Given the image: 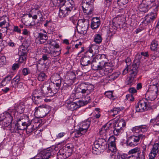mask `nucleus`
Masks as SVG:
<instances>
[{
	"label": "nucleus",
	"instance_id": "nucleus-1",
	"mask_svg": "<svg viewBox=\"0 0 159 159\" xmlns=\"http://www.w3.org/2000/svg\"><path fill=\"white\" fill-rule=\"evenodd\" d=\"M101 137L95 141L92 147V152L94 154H97L100 150H103L108 147L106 140L107 138H104V137Z\"/></svg>",
	"mask_w": 159,
	"mask_h": 159
},
{
	"label": "nucleus",
	"instance_id": "nucleus-2",
	"mask_svg": "<svg viewBox=\"0 0 159 159\" xmlns=\"http://www.w3.org/2000/svg\"><path fill=\"white\" fill-rule=\"evenodd\" d=\"M156 5V7L153 6V11H152L150 13L148 14L144 19H141V20H142L141 23L143 25L146 26L149 24H151L156 19L157 15V12L158 11L159 6V0H158Z\"/></svg>",
	"mask_w": 159,
	"mask_h": 159
},
{
	"label": "nucleus",
	"instance_id": "nucleus-3",
	"mask_svg": "<svg viewBox=\"0 0 159 159\" xmlns=\"http://www.w3.org/2000/svg\"><path fill=\"white\" fill-rule=\"evenodd\" d=\"M56 150L51 148H49L41 151L38 154L36 157L37 159H49L53 157L54 155L56 153Z\"/></svg>",
	"mask_w": 159,
	"mask_h": 159
},
{
	"label": "nucleus",
	"instance_id": "nucleus-4",
	"mask_svg": "<svg viewBox=\"0 0 159 159\" xmlns=\"http://www.w3.org/2000/svg\"><path fill=\"white\" fill-rule=\"evenodd\" d=\"M115 140V138L113 136H110L108 140L107 152L110 153V156L111 158H113V157L115 156V154L116 152Z\"/></svg>",
	"mask_w": 159,
	"mask_h": 159
},
{
	"label": "nucleus",
	"instance_id": "nucleus-5",
	"mask_svg": "<svg viewBox=\"0 0 159 159\" xmlns=\"http://www.w3.org/2000/svg\"><path fill=\"white\" fill-rule=\"evenodd\" d=\"M88 22L84 19H81L78 20L77 23V31L80 34H85L87 32L88 27Z\"/></svg>",
	"mask_w": 159,
	"mask_h": 159
},
{
	"label": "nucleus",
	"instance_id": "nucleus-6",
	"mask_svg": "<svg viewBox=\"0 0 159 159\" xmlns=\"http://www.w3.org/2000/svg\"><path fill=\"white\" fill-rule=\"evenodd\" d=\"M158 88L157 85L153 84L151 86L149 89V91L146 93V98L149 102L154 100L157 98V92L158 91Z\"/></svg>",
	"mask_w": 159,
	"mask_h": 159
},
{
	"label": "nucleus",
	"instance_id": "nucleus-7",
	"mask_svg": "<svg viewBox=\"0 0 159 159\" xmlns=\"http://www.w3.org/2000/svg\"><path fill=\"white\" fill-rule=\"evenodd\" d=\"M20 76L17 75L11 80V87L15 90L18 89H21L23 88L24 84L20 81Z\"/></svg>",
	"mask_w": 159,
	"mask_h": 159
},
{
	"label": "nucleus",
	"instance_id": "nucleus-8",
	"mask_svg": "<svg viewBox=\"0 0 159 159\" xmlns=\"http://www.w3.org/2000/svg\"><path fill=\"white\" fill-rule=\"evenodd\" d=\"M92 0H84L83 2L86 5L85 8L82 6L83 10L84 12L88 14H90L93 10V2Z\"/></svg>",
	"mask_w": 159,
	"mask_h": 159
},
{
	"label": "nucleus",
	"instance_id": "nucleus-9",
	"mask_svg": "<svg viewBox=\"0 0 159 159\" xmlns=\"http://www.w3.org/2000/svg\"><path fill=\"white\" fill-rule=\"evenodd\" d=\"M111 123H107L102 127L99 132L100 137H104V138L109 137L108 132L111 129Z\"/></svg>",
	"mask_w": 159,
	"mask_h": 159
},
{
	"label": "nucleus",
	"instance_id": "nucleus-10",
	"mask_svg": "<svg viewBox=\"0 0 159 159\" xmlns=\"http://www.w3.org/2000/svg\"><path fill=\"white\" fill-rule=\"evenodd\" d=\"M159 141L157 143H155L149 154V159H154L159 153Z\"/></svg>",
	"mask_w": 159,
	"mask_h": 159
},
{
	"label": "nucleus",
	"instance_id": "nucleus-11",
	"mask_svg": "<svg viewBox=\"0 0 159 159\" xmlns=\"http://www.w3.org/2000/svg\"><path fill=\"white\" fill-rule=\"evenodd\" d=\"M41 91L44 96L52 97L50 86L48 84L42 85L41 87Z\"/></svg>",
	"mask_w": 159,
	"mask_h": 159
},
{
	"label": "nucleus",
	"instance_id": "nucleus-12",
	"mask_svg": "<svg viewBox=\"0 0 159 159\" xmlns=\"http://www.w3.org/2000/svg\"><path fill=\"white\" fill-rule=\"evenodd\" d=\"M139 14L140 16L142 15L143 13L147 12L149 9H150L151 6L148 3L146 2L144 0L143 2V3H141L139 6Z\"/></svg>",
	"mask_w": 159,
	"mask_h": 159
},
{
	"label": "nucleus",
	"instance_id": "nucleus-13",
	"mask_svg": "<svg viewBox=\"0 0 159 159\" xmlns=\"http://www.w3.org/2000/svg\"><path fill=\"white\" fill-rule=\"evenodd\" d=\"M71 155L68 151H66V149L61 148L59 150L57 154V159H66Z\"/></svg>",
	"mask_w": 159,
	"mask_h": 159
},
{
	"label": "nucleus",
	"instance_id": "nucleus-14",
	"mask_svg": "<svg viewBox=\"0 0 159 159\" xmlns=\"http://www.w3.org/2000/svg\"><path fill=\"white\" fill-rule=\"evenodd\" d=\"M138 140V139L136 138V136H131L128 139L126 142L127 145L130 147L136 146L139 143Z\"/></svg>",
	"mask_w": 159,
	"mask_h": 159
},
{
	"label": "nucleus",
	"instance_id": "nucleus-15",
	"mask_svg": "<svg viewBox=\"0 0 159 159\" xmlns=\"http://www.w3.org/2000/svg\"><path fill=\"white\" fill-rule=\"evenodd\" d=\"M96 59L98 61L99 64H100L103 68V66L106 64L108 63V60L107 56L104 54H98L95 57Z\"/></svg>",
	"mask_w": 159,
	"mask_h": 159
},
{
	"label": "nucleus",
	"instance_id": "nucleus-16",
	"mask_svg": "<svg viewBox=\"0 0 159 159\" xmlns=\"http://www.w3.org/2000/svg\"><path fill=\"white\" fill-rule=\"evenodd\" d=\"M51 46L48 47V48L49 49V51H48L47 49H46V52L48 53L49 55L51 56L52 57H56L60 55L61 53V49H57V50H56V49H50Z\"/></svg>",
	"mask_w": 159,
	"mask_h": 159
},
{
	"label": "nucleus",
	"instance_id": "nucleus-17",
	"mask_svg": "<svg viewBox=\"0 0 159 159\" xmlns=\"http://www.w3.org/2000/svg\"><path fill=\"white\" fill-rule=\"evenodd\" d=\"M91 66L92 69L94 70H100L103 68L95 57L92 60Z\"/></svg>",
	"mask_w": 159,
	"mask_h": 159
},
{
	"label": "nucleus",
	"instance_id": "nucleus-18",
	"mask_svg": "<svg viewBox=\"0 0 159 159\" xmlns=\"http://www.w3.org/2000/svg\"><path fill=\"white\" fill-rule=\"evenodd\" d=\"M138 103L145 111L147 110L151 106V102L145 98L142 99Z\"/></svg>",
	"mask_w": 159,
	"mask_h": 159
},
{
	"label": "nucleus",
	"instance_id": "nucleus-19",
	"mask_svg": "<svg viewBox=\"0 0 159 159\" xmlns=\"http://www.w3.org/2000/svg\"><path fill=\"white\" fill-rule=\"evenodd\" d=\"M119 26V25H116L115 23L110 24L109 26V31L108 32L109 36H111L115 34Z\"/></svg>",
	"mask_w": 159,
	"mask_h": 159
},
{
	"label": "nucleus",
	"instance_id": "nucleus-20",
	"mask_svg": "<svg viewBox=\"0 0 159 159\" xmlns=\"http://www.w3.org/2000/svg\"><path fill=\"white\" fill-rule=\"evenodd\" d=\"M90 125V121L89 120H85L81 123L80 128L83 133H86Z\"/></svg>",
	"mask_w": 159,
	"mask_h": 159
},
{
	"label": "nucleus",
	"instance_id": "nucleus-21",
	"mask_svg": "<svg viewBox=\"0 0 159 159\" xmlns=\"http://www.w3.org/2000/svg\"><path fill=\"white\" fill-rule=\"evenodd\" d=\"M147 130V126L144 125L135 126L133 127L132 130L134 133H138L140 131L144 132Z\"/></svg>",
	"mask_w": 159,
	"mask_h": 159
},
{
	"label": "nucleus",
	"instance_id": "nucleus-22",
	"mask_svg": "<svg viewBox=\"0 0 159 159\" xmlns=\"http://www.w3.org/2000/svg\"><path fill=\"white\" fill-rule=\"evenodd\" d=\"M65 3L66 9L70 12L74 11L75 10V4L73 0H69L66 2Z\"/></svg>",
	"mask_w": 159,
	"mask_h": 159
},
{
	"label": "nucleus",
	"instance_id": "nucleus-23",
	"mask_svg": "<svg viewBox=\"0 0 159 159\" xmlns=\"http://www.w3.org/2000/svg\"><path fill=\"white\" fill-rule=\"evenodd\" d=\"M48 44L51 45V46L53 47L52 49H61L60 48L59 45V41L58 40H53L51 39L47 41Z\"/></svg>",
	"mask_w": 159,
	"mask_h": 159
},
{
	"label": "nucleus",
	"instance_id": "nucleus-24",
	"mask_svg": "<svg viewBox=\"0 0 159 159\" xmlns=\"http://www.w3.org/2000/svg\"><path fill=\"white\" fill-rule=\"evenodd\" d=\"M124 109V107H114L109 112H110L111 115L114 117Z\"/></svg>",
	"mask_w": 159,
	"mask_h": 159
},
{
	"label": "nucleus",
	"instance_id": "nucleus-25",
	"mask_svg": "<svg viewBox=\"0 0 159 159\" xmlns=\"http://www.w3.org/2000/svg\"><path fill=\"white\" fill-rule=\"evenodd\" d=\"M45 34L41 33H39L38 36L36 39V40H39L40 44H42L48 39V36L47 33L45 32Z\"/></svg>",
	"mask_w": 159,
	"mask_h": 159
},
{
	"label": "nucleus",
	"instance_id": "nucleus-26",
	"mask_svg": "<svg viewBox=\"0 0 159 159\" xmlns=\"http://www.w3.org/2000/svg\"><path fill=\"white\" fill-rule=\"evenodd\" d=\"M15 127H11L10 126L11 128L9 129L10 130L11 133H18V130H24L25 129V127H23L22 125H20L19 123H17L15 125Z\"/></svg>",
	"mask_w": 159,
	"mask_h": 159
},
{
	"label": "nucleus",
	"instance_id": "nucleus-27",
	"mask_svg": "<svg viewBox=\"0 0 159 159\" xmlns=\"http://www.w3.org/2000/svg\"><path fill=\"white\" fill-rule=\"evenodd\" d=\"M80 63L83 66H88L91 63L89 57L85 55L83 56L81 59Z\"/></svg>",
	"mask_w": 159,
	"mask_h": 159
},
{
	"label": "nucleus",
	"instance_id": "nucleus-28",
	"mask_svg": "<svg viewBox=\"0 0 159 159\" xmlns=\"http://www.w3.org/2000/svg\"><path fill=\"white\" fill-rule=\"evenodd\" d=\"M66 104L67 108L71 111H74L79 107V106L74 102H71L69 103L67 102Z\"/></svg>",
	"mask_w": 159,
	"mask_h": 159
},
{
	"label": "nucleus",
	"instance_id": "nucleus-29",
	"mask_svg": "<svg viewBox=\"0 0 159 159\" xmlns=\"http://www.w3.org/2000/svg\"><path fill=\"white\" fill-rule=\"evenodd\" d=\"M27 47L24 45H20L18 48V55H27Z\"/></svg>",
	"mask_w": 159,
	"mask_h": 159
},
{
	"label": "nucleus",
	"instance_id": "nucleus-30",
	"mask_svg": "<svg viewBox=\"0 0 159 159\" xmlns=\"http://www.w3.org/2000/svg\"><path fill=\"white\" fill-rule=\"evenodd\" d=\"M74 45H75L74 48L78 49L80 48H81V50L78 52V55H79L80 54L83 52L84 51V48L82 46V43L79 40L74 41Z\"/></svg>",
	"mask_w": 159,
	"mask_h": 159
},
{
	"label": "nucleus",
	"instance_id": "nucleus-31",
	"mask_svg": "<svg viewBox=\"0 0 159 159\" xmlns=\"http://www.w3.org/2000/svg\"><path fill=\"white\" fill-rule=\"evenodd\" d=\"M98 52V47L96 45L94 44H91L89 48V52L87 53L88 54L89 52L92 53V56L94 53H97Z\"/></svg>",
	"mask_w": 159,
	"mask_h": 159
},
{
	"label": "nucleus",
	"instance_id": "nucleus-32",
	"mask_svg": "<svg viewBox=\"0 0 159 159\" xmlns=\"http://www.w3.org/2000/svg\"><path fill=\"white\" fill-rule=\"evenodd\" d=\"M48 84L50 86V88L51 90V94H52V97L57 92L60 88L57 86L52 83Z\"/></svg>",
	"mask_w": 159,
	"mask_h": 159
},
{
	"label": "nucleus",
	"instance_id": "nucleus-33",
	"mask_svg": "<svg viewBox=\"0 0 159 159\" xmlns=\"http://www.w3.org/2000/svg\"><path fill=\"white\" fill-rule=\"evenodd\" d=\"M13 77V75H10L6 76L2 81L1 85L2 86H5L10 83L11 80Z\"/></svg>",
	"mask_w": 159,
	"mask_h": 159
},
{
	"label": "nucleus",
	"instance_id": "nucleus-34",
	"mask_svg": "<svg viewBox=\"0 0 159 159\" xmlns=\"http://www.w3.org/2000/svg\"><path fill=\"white\" fill-rule=\"evenodd\" d=\"M113 126L114 128L113 131L114 134V135L117 136L121 133L120 129V126L118 120L115 122Z\"/></svg>",
	"mask_w": 159,
	"mask_h": 159
},
{
	"label": "nucleus",
	"instance_id": "nucleus-35",
	"mask_svg": "<svg viewBox=\"0 0 159 159\" xmlns=\"http://www.w3.org/2000/svg\"><path fill=\"white\" fill-rule=\"evenodd\" d=\"M75 95L77 96L79 94L80 95L83 96V95L86 93L87 94V92L86 90H84L83 89L80 87L79 86L75 89Z\"/></svg>",
	"mask_w": 159,
	"mask_h": 159
},
{
	"label": "nucleus",
	"instance_id": "nucleus-36",
	"mask_svg": "<svg viewBox=\"0 0 159 159\" xmlns=\"http://www.w3.org/2000/svg\"><path fill=\"white\" fill-rule=\"evenodd\" d=\"M71 12L66 7L64 9L61 10L60 8L59 10V16L62 17H66Z\"/></svg>",
	"mask_w": 159,
	"mask_h": 159
},
{
	"label": "nucleus",
	"instance_id": "nucleus-37",
	"mask_svg": "<svg viewBox=\"0 0 159 159\" xmlns=\"http://www.w3.org/2000/svg\"><path fill=\"white\" fill-rule=\"evenodd\" d=\"M118 121L120 126V133H122L126 125L125 121L123 119H121L118 120Z\"/></svg>",
	"mask_w": 159,
	"mask_h": 159
},
{
	"label": "nucleus",
	"instance_id": "nucleus-38",
	"mask_svg": "<svg viewBox=\"0 0 159 159\" xmlns=\"http://www.w3.org/2000/svg\"><path fill=\"white\" fill-rule=\"evenodd\" d=\"M44 98L43 96H36L33 100L34 104H39L42 102L44 100Z\"/></svg>",
	"mask_w": 159,
	"mask_h": 159
},
{
	"label": "nucleus",
	"instance_id": "nucleus-39",
	"mask_svg": "<svg viewBox=\"0 0 159 159\" xmlns=\"http://www.w3.org/2000/svg\"><path fill=\"white\" fill-rule=\"evenodd\" d=\"M102 38L101 34H98L94 35L93 40L96 44L100 43L102 42Z\"/></svg>",
	"mask_w": 159,
	"mask_h": 159
},
{
	"label": "nucleus",
	"instance_id": "nucleus-40",
	"mask_svg": "<svg viewBox=\"0 0 159 159\" xmlns=\"http://www.w3.org/2000/svg\"><path fill=\"white\" fill-rule=\"evenodd\" d=\"M136 153H137V156H138V154L141 153L140 148L139 147H136L133 149H131L129 150L128 152L129 155H134Z\"/></svg>",
	"mask_w": 159,
	"mask_h": 159
},
{
	"label": "nucleus",
	"instance_id": "nucleus-41",
	"mask_svg": "<svg viewBox=\"0 0 159 159\" xmlns=\"http://www.w3.org/2000/svg\"><path fill=\"white\" fill-rule=\"evenodd\" d=\"M3 120H7L9 122H12V117L11 114L8 112H5L3 113Z\"/></svg>",
	"mask_w": 159,
	"mask_h": 159
},
{
	"label": "nucleus",
	"instance_id": "nucleus-42",
	"mask_svg": "<svg viewBox=\"0 0 159 159\" xmlns=\"http://www.w3.org/2000/svg\"><path fill=\"white\" fill-rule=\"evenodd\" d=\"M136 78L130 75L129 77L128 78L127 80L126 81V84L127 85H131L135 83V81L136 80L135 79Z\"/></svg>",
	"mask_w": 159,
	"mask_h": 159
},
{
	"label": "nucleus",
	"instance_id": "nucleus-43",
	"mask_svg": "<svg viewBox=\"0 0 159 159\" xmlns=\"http://www.w3.org/2000/svg\"><path fill=\"white\" fill-rule=\"evenodd\" d=\"M34 125L32 124H28L26 126V133L27 134H30L32 132L35 130V129L34 128Z\"/></svg>",
	"mask_w": 159,
	"mask_h": 159
},
{
	"label": "nucleus",
	"instance_id": "nucleus-44",
	"mask_svg": "<svg viewBox=\"0 0 159 159\" xmlns=\"http://www.w3.org/2000/svg\"><path fill=\"white\" fill-rule=\"evenodd\" d=\"M39 112L41 113L42 114V116H46L47 114V109L44 107L43 105H41L39 106Z\"/></svg>",
	"mask_w": 159,
	"mask_h": 159
},
{
	"label": "nucleus",
	"instance_id": "nucleus-45",
	"mask_svg": "<svg viewBox=\"0 0 159 159\" xmlns=\"http://www.w3.org/2000/svg\"><path fill=\"white\" fill-rule=\"evenodd\" d=\"M110 63L108 62L104 65L103 68H104V70L105 71L110 73L113 71V69L110 66Z\"/></svg>",
	"mask_w": 159,
	"mask_h": 159
},
{
	"label": "nucleus",
	"instance_id": "nucleus-46",
	"mask_svg": "<svg viewBox=\"0 0 159 159\" xmlns=\"http://www.w3.org/2000/svg\"><path fill=\"white\" fill-rule=\"evenodd\" d=\"M120 73L119 71H117L113 73L109 76L110 80H113L116 79L120 75Z\"/></svg>",
	"mask_w": 159,
	"mask_h": 159
},
{
	"label": "nucleus",
	"instance_id": "nucleus-47",
	"mask_svg": "<svg viewBox=\"0 0 159 159\" xmlns=\"http://www.w3.org/2000/svg\"><path fill=\"white\" fill-rule=\"evenodd\" d=\"M19 56L18 62L20 64H24L26 62V57L27 55H18Z\"/></svg>",
	"mask_w": 159,
	"mask_h": 159
},
{
	"label": "nucleus",
	"instance_id": "nucleus-48",
	"mask_svg": "<svg viewBox=\"0 0 159 159\" xmlns=\"http://www.w3.org/2000/svg\"><path fill=\"white\" fill-rule=\"evenodd\" d=\"M47 76L43 72H41L38 75V79L39 81H42L46 79Z\"/></svg>",
	"mask_w": 159,
	"mask_h": 159
},
{
	"label": "nucleus",
	"instance_id": "nucleus-49",
	"mask_svg": "<svg viewBox=\"0 0 159 159\" xmlns=\"http://www.w3.org/2000/svg\"><path fill=\"white\" fill-rule=\"evenodd\" d=\"M12 122H9L7 121V120H3V121L2 123V125L5 127H8V129L9 130L11 128L10 126L11 125L12 127V124H11Z\"/></svg>",
	"mask_w": 159,
	"mask_h": 159
},
{
	"label": "nucleus",
	"instance_id": "nucleus-50",
	"mask_svg": "<svg viewBox=\"0 0 159 159\" xmlns=\"http://www.w3.org/2000/svg\"><path fill=\"white\" fill-rule=\"evenodd\" d=\"M10 25L9 22H7L5 20L0 22V27L2 29L7 28Z\"/></svg>",
	"mask_w": 159,
	"mask_h": 159
},
{
	"label": "nucleus",
	"instance_id": "nucleus-51",
	"mask_svg": "<svg viewBox=\"0 0 159 159\" xmlns=\"http://www.w3.org/2000/svg\"><path fill=\"white\" fill-rule=\"evenodd\" d=\"M87 89H86L87 94H89L93 91L94 90V86L90 84L87 83Z\"/></svg>",
	"mask_w": 159,
	"mask_h": 159
},
{
	"label": "nucleus",
	"instance_id": "nucleus-52",
	"mask_svg": "<svg viewBox=\"0 0 159 159\" xmlns=\"http://www.w3.org/2000/svg\"><path fill=\"white\" fill-rule=\"evenodd\" d=\"M141 57L142 56L141 54L138 53L135 57L133 63L137 64L138 65H140V60Z\"/></svg>",
	"mask_w": 159,
	"mask_h": 159
},
{
	"label": "nucleus",
	"instance_id": "nucleus-53",
	"mask_svg": "<svg viewBox=\"0 0 159 159\" xmlns=\"http://www.w3.org/2000/svg\"><path fill=\"white\" fill-rule=\"evenodd\" d=\"M158 43L157 42L155 41H153L152 42L151 46V49L152 51H155L157 49V46Z\"/></svg>",
	"mask_w": 159,
	"mask_h": 159
},
{
	"label": "nucleus",
	"instance_id": "nucleus-54",
	"mask_svg": "<svg viewBox=\"0 0 159 159\" xmlns=\"http://www.w3.org/2000/svg\"><path fill=\"white\" fill-rule=\"evenodd\" d=\"M139 66V65H138L137 64L133 63V64L131 66L130 70L137 71V72H138V68Z\"/></svg>",
	"mask_w": 159,
	"mask_h": 159
},
{
	"label": "nucleus",
	"instance_id": "nucleus-55",
	"mask_svg": "<svg viewBox=\"0 0 159 159\" xmlns=\"http://www.w3.org/2000/svg\"><path fill=\"white\" fill-rule=\"evenodd\" d=\"M51 79L53 81H57V80L61 79L60 75L57 73H55L52 75Z\"/></svg>",
	"mask_w": 159,
	"mask_h": 159
},
{
	"label": "nucleus",
	"instance_id": "nucleus-56",
	"mask_svg": "<svg viewBox=\"0 0 159 159\" xmlns=\"http://www.w3.org/2000/svg\"><path fill=\"white\" fill-rule=\"evenodd\" d=\"M73 148V145L71 144H67L66 145V147L62 148L63 149H66V151H68L71 154L72 151V148Z\"/></svg>",
	"mask_w": 159,
	"mask_h": 159
},
{
	"label": "nucleus",
	"instance_id": "nucleus-57",
	"mask_svg": "<svg viewBox=\"0 0 159 159\" xmlns=\"http://www.w3.org/2000/svg\"><path fill=\"white\" fill-rule=\"evenodd\" d=\"M105 94L108 98L112 99H115L112 91H108L106 92L105 93Z\"/></svg>",
	"mask_w": 159,
	"mask_h": 159
},
{
	"label": "nucleus",
	"instance_id": "nucleus-58",
	"mask_svg": "<svg viewBox=\"0 0 159 159\" xmlns=\"http://www.w3.org/2000/svg\"><path fill=\"white\" fill-rule=\"evenodd\" d=\"M150 122L152 124L159 125V116H157L155 118L151 119Z\"/></svg>",
	"mask_w": 159,
	"mask_h": 159
},
{
	"label": "nucleus",
	"instance_id": "nucleus-59",
	"mask_svg": "<svg viewBox=\"0 0 159 159\" xmlns=\"http://www.w3.org/2000/svg\"><path fill=\"white\" fill-rule=\"evenodd\" d=\"M129 0H117L118 4L120 6L125 5L128 2Z\"/></svg>",
	"mask_w": 159,
	"mask_h": 159
},
{
	"label": "nucleus",
	"instance_id": "nucleus-60",
	"mask_svg": "<svg viewBox=\"0 0 159 159\" xmlns=\"http://www.w3.org/2000/svg\"><path fill=\"white\" fill-rule=\"evenodd\" d=\"M135 109L136 112H143L145 111L142 107L141 106L139 105V103H138L135 106Z\"/></svg>",
	"mask_w": 159,
	"mask_h": 159
},
{
	"label": "nucleus",
	"instance_id": "nucleus-61",
	"mask_svg": "<svg viewBox=\"0 0 159 159\" xmlns=\"http://www.w3.org/2000/svg\"><path fill=\"white\" fill-rule=\"evenodd\" d=\"M100 23H94V22L91 21V26L92 29H95L97 28L99 26Z\"/></svg>",
	"mask_w": 159,
	"mask_h": 159
},
{
	"label": "nucleus",
	"instance_id": "nucleus-62",
	"mask_svg": "<svg viewBox=\"0 0 159 159\" xmlns=\"http://www.w3.org/2000/svg\"><path fill=\"white\" fill-rule=\"evenodd\" d=\"M30 73V70L28 68H24L22 71V73L24 76Z\"/></svg>",
	"mask_w": 159,
	"mask_h": 159
},
{
	"label": "nucleus",
	"instance_id": "nucleus-63",
	"mask_svg": "<svg viewBox=\"0 0 159 159\" xmlns=\"http://www.w3.org/2000/svg\"><path fill=\"white\" fill-rule=\"evenodd\" d=\"M70 20L71 21L74 25L77 24V18L75 16H71L69 18Z\"/></svg>",
	"mask_w": 159,
	"mask_h": 159
},
{
	"label": "nucleus",
	"instance_id": "nucleus-64",
	"mask_svg": "<svg viewBox=\"0 0 159 159\" xmlns=\"http://www.w3.org/2000/svg\"><path fill=\"white\" fill-rule=\"evenodd\" d=\"M128 156L127 154L124 153L120 156H118L117 157L118 158H119V159H126V158L127 159H128Z\"/></svg>",
	"mask_w": 159,
	"mask_h": 159
}]
</instances>
